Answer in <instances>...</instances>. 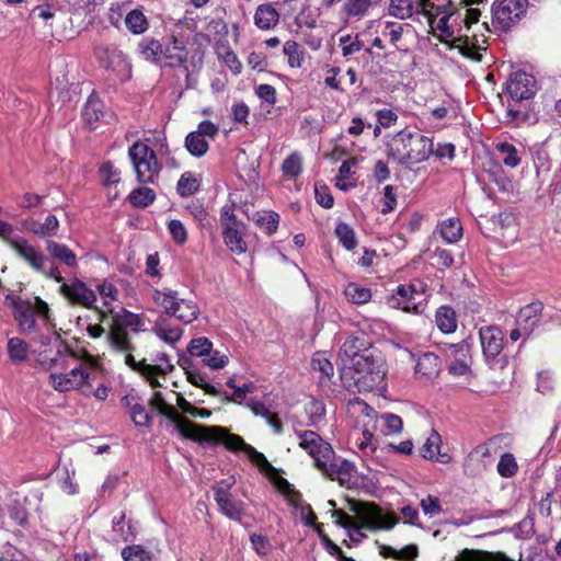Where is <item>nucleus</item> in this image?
Returning a JSON list of instances; mask_svg holds the SVG:
<instances>
[{"label":"nucleus","instance_id":"obj_1","mask_svg":"<svg viewBox=\"0 0 561 561\" xmlns=\"http://www.w3.org/2000/svg\"><path fill=\"white\" fill-rule=\"evenodd\" d=\"M149 404L152 409L169 419L175 425V430L183 437L199 444L207 443L217 445L221 443L231 451H243L261 470H268L271 468L266 457L254 447L247 444L241 436L231 434L228 430L221 426L198 425L182 417L178 411L165 401L161 391H154L152 393L149 399Z\"/></svg>","mask_w":561,"mask_h":561},{"label":"nucleus","instance_id":"obj_2","mask_svg":"<svg viewBox=\"0 0 561 561\" xmlns=\"http://www.w3.org/2000/svg\"><path fill=\"white\" fill-rule=\"evenodd\" d=\"M137 337L136 330H128L121 324L114 325L107 334L110 346L114 352L124 355L125 364L128 367L144 377L152 388L161 387L159 378H165L174 369V366L168 354L163 352L151 355L149 359L144 357L136 360L133 353L137 351Z\"/></svg>","mask_w":561,"mask_h":561},{"label":"nucleus","instance_id":"obj_3","mask_svg":"<svg viewBox=\"0 0 561 561\" xmlns=\"http://www.w3.org/2000/svg\"><path fill=\"white\" fill-rule=\"evenodd\" d=\"M350 504V510L355 514L358 523H355L350 515L340 510H333L332 517H336L335 523L348 530V537L355 543H359L367 537L362 528L371 531L390 530L399 523L394 513L383 514L382 510L375 503L352 501Z\"/></svg>","mask_w":561,"mask_h":561},{"label":"nucleus","instance_id":"obj_4","mask_svg":"<svg viewBox=\"0 0 561 561\" xmlns=\"http://www.w3.org/2000/svg\"><path fill=\"white\" fill-rule=\"evenodd\" d=\"M347 367L360 375L356 382L369 389L380 385L386 376L385 360L374 348L360 353Z\"/></svg>","mask_w":561,"mask_h":561},{"label":"nucleus","instance_id":"obj_5","mask_svg":"<svg viewBox=\"0 0 561 561\" xmlns=\"http://www.w3.org/2000/svg\"><path fill=\"white\" fill-rule=\"evenodd\" d=\"M152 299L158 306L163 308L167 314L176 318L183 323H192L201 313L199 307L195 301L179 298L178 293L171 289L153 290Z\"/></svg>","mask_w":561,"mask_h":561},{"label":"nucleus","instance_id":"obj_6","mask_svg":"<svg viewBox=\"0 0 561 561\" xmlns=\"http://www.w3.org/2000/svg\"><path fill=\"white\" fill-rule=\"evenodd\" d=\"M10 249H12L33 271L56 282H62V276L58 267L51 264L48 257L25 238L21 237L19 240H10Z\"/></svg>","mask_w":561,"mask_h":561},{"label":"nucleus","instance_id":"obj_7","mask_svg":"<svg viewBox=\"0 0 561 561\" xmlns=\"http://www.w3.org/2000/svg\"><path fill=\"white\" fill-rule=\"evenodd\" d=\"M94 377L95 373L91 366L79 365L69 373L50 374L49 383L59 392L76 390L84 396H89L92 392V381Z\"/></svg>","mask_w":561,"mask_h":561},{"label":"nucleus","instance_id":"obj_8","mask_svg":"<svg viewBox=\"0 0 561 561\" xmlns=\"http://www.w3.org/2000/svg\"><path fill=\"white\" fill-rule=\"evenodd\" d=\"M7 304L13 309V314L23 332H31L35 328V316H42L48 319L49 307L39 297L31 299H21L8 295L5 297Z\"/></svg>","mask_w":561,"mask_h":561},{"label":"nucleus","instance_id":"obj_9","mask_svg":"<svg viewBox=\"0 0 561 561\" xmlns=\"http://www.w3.org/2000/svg\"><path fill=\"white\" fill-rule=\"evenodd\" d=\"M136 179L139 183H153L159 174V163L154 151L146 144L136 141L128 149Z\"/></svg>","mask_w":561,"mask_h":561},{"label":"nucleus","instance_id":"obj_10","mask_svg":"<svg viewBox=\"0 0 561 561\" xmlns=\"http://www.w3.org/2000/svg\"><path fill=\"white\" fill-rule=\"evenodd\" d=\"M93 53L99 65L112 72L118 81L126 82L131 78V64L115 45H96Z\"/></svg>","mask_w":561,"mask_h":561},{"label":"nucleus","instance_id":"obj_11","mask_svg":"<svg viewBox=\"0 0 561 561\" xmlns=\"http://www.w3.org/2000/svg\"><path fill=\"white\" fill-rule=\"evenodd\" d=\"M220 225L222 227V238L229 250L236 254H243L248 251V244L244 240L245 225L237 219L234 215V205H225L220 210Z\"/></svg>","mask_w":561,"mask_h":561},{"label":"nucleus","instance_id":"obj_12","mask_svg":"<svg viewBox=\"0 0 561 561\" xmlns=\"http://www.w3.org/2000/svg\"><path fill=\"white\" fill-rule=\"evenodd\" d=\"M234 484L236 479L233 476H230L215 482L211 490L219 512L230 519L240 520L244 515L245 505L231 493V489Z\"/></svg>","mask_w":561,"mask_h":561},{"label":"nucleus","instance_id":"obj_13","mask_svg":"<svg viewBox=\"0 0 561 561\" xmlns=\"http://www.w3.org/2000/svg\"><path fill=\"white\" fill-rule=\"evenodd\" d=\"M526 0H496L492 5V26L507 31L526 13Z\"/></svg>","mask_w":561,"mask_h":561},{"label":"nucleus","instance_id":"obj_14","mask_svg":"<svg viewBox=\"0 0 561 561\" xmlns=\"http://www.w3.org/2000/svg\"><path fill=\"white\" fill-rule=\"evenodd\" d=\"M186 356L201 358L202 364L207 366L213 370H218L224 368L229 358L226 354L214 350L213 342L205 336L194 337L190 341L186 347Z\"/></svg>","mask_w":561,"mask_h":561},{"label":"nucleus","instance_id":"obj_15","mask_svg":"<svg viewBox=\"0 0 561 561\" xmlns=\"http://www.w3.org/2000/svg\"><path fill=\"white\" fill-rule=\"evenodd\" d=\"M299 438V446L305 449L313 459L317 467L323 460L334 458V451L330 444L325 443L318 433L313 431L296 432Z\"/></svg>","mask_w":561,"mask_h":561},{"label":"nucleus","instance_id":"obj_16","mask_svg":"<svg viewBox=\"0 0 561 561\" xmlns=\"http://www.w3.org/2000/svg\"><path fill=\"white\" fill-rule=\"evenodd\" d=\"M506 92L515 102L529 100L535 95L536 80L523 70L514 71L506 82Z\"/></svg>","mask_w":561,"mask_h":561},{"label":"nucleus","instance_id":"obj_17","mask_svg":"<svg viewBox=\"0 0 561 561\" xmlns=\"http://www.w3.org/2000/svg\"><path fill=\"white\" fill-rule=\"evenodd\" d=\"M445 354L449 360L448 373L459 377L466 375L470 369V348L465 341L458 344H449L445 348Z\"/></svg>","mask_w":561,"mask_h":561},{"label":"nucleus","instance_id":"obj_18","mask_svg":"<svg viewBox=\"0 0 561 561\" xmlns=\"http://www.w3.org/2000/svg\"><path fill=\"white\" fill-rule=\"evenodd\" d=\"M436 8L437 15L440 14L443 5H435L431 0H391L389 12L399 19L410 18L414 12L424 11L432 19L431 9Z\"/></svg>","mask_w":561,"mask_h":561},{"label":"nucleus","instance_id":"obj_19","mask_svg":"<svg viewBox=\"0 0 561 561\" xmlns=\"http://www.w3.org/2000/svg\"><path fill=\"white\" fill-rule=\"evenodd\" d=\"M61 295L72 305L84 308H91L96 301V296L83 282L79 279L72 280L70 284L59 282Z\"/></svg>","mask_w":561,"mask_h":561},{"label":"nucleus","instance_id":"obj_20","mask_svg":"<svg viewBox=\"0 0 561 561\" xmlns=\"http://www.w3.org/2000/svg\"><path fill=\"white\" fill-rule=\"evenodd\" d=\"M317 468L331 480H336L343 485L351 481L354 465L345 459L334 457L329 458L328 461L323 460Z\"/></svg>","mask_w":561,"mask_h":561},{"label":"nucleus","instance_id":"obj_21","mask_svg":"<svg viewBox=\"0 0 561 561\" xmlns=\"http://www.w3.org/2000/svg\"><path fill=\"white\" fill-rule=\"evenodd\" d=\"M479 334L486 360L494 359L503 350V332L497 327H484Z\"/></svg>","mask_w":561,"mask_h":561},{"label":"nucleus","instance_id":"obj_22","mask_svg":"<svg viewBox=\"0 0 561 561\" xmlns=\"http://www.w3.org/2000/svg\"><path fill=\"white\" fill-rule=\"evenodd\" d=\"M178 364L185 370L187 380L195 387L203 389L207 394L219 396L220 390L207 382L206 374L193 367L190 356L179 355Z\"/></svg>","mask_w":561,"mask_h":561},{"label":"nucleus","instance_id":"obj_23","mask_svg":"<svg viewBox=\"0 0 561 561\" xmlns=\"http://www.w3.org/2000/svg\"><path fill=\"white\" fill-rule=\"evenodd\" d=\"M492 463L491 451L486 445H478L465 460V472L469 476H479Z\"/></svg>","mask_w":561,"mask_h":561},{"label":"nucleus","instance_id":"obj_24","mask_svg":"<svg viewBox=\"0 0 561 561\" xmlns=\"http://www.w3.org/2000/svg\"><path fill=\"white\" fill-rule=\"evenodd\" d=\"M410 130L403 129L397 133L387 144V153L398 164L409 163Z\"/></svg>","mask_w":561,"mask_h":561},{"label":"nucleus","instance_id":"obj_25","mask_svg":"<svg viewBox=\"0 0 561 561\" xmlns=\"http://www.w3.org/2000/svg\"><path fill=\"white\" fill-rule=\"evenodd\" d=\"M409 150V163L422 162L433 153V141L420 133L410 131Z\"/></svg>","mask_w":561,"mask_h":561},{"label":"nucleus","instance_id":"obj_26","mask_svg":"<svg viewBox=\"0 0 561 561\" xmlns=\"http://www.w3.org/2000/svg\"><path fill=\"white\" fill-rule=\"evenodd\" d=\"M542 310L543 305L540 301L520 308L516 317V325L520 327L526 335H530L539 322Z\"/></svg>","mask_w":561,"mask_h":561},{"label":"nucleus","instance_id":"obj_27","mask_svg":"<svg viewBox=\"0 0 561 561\" xmlns=\"http://www.w3.org/2000/svg\"><path fill=\"white\" fill-rule=\"evenodd\" d=\"M442 437L435 430H432L426 437L425 443L420 448V455L427 460H435L440 463H448L451 457L447 453L440 451Z\"/></svg>","mask_w":561,"mask_h":561},{"label":"nucleus","instance_id":"obj_28","mask_svg":"<svg viewBox=\"0 0 561 561\" xmlns=\"http://www.w3.org/2000/svg\"><path fill=\"white\" fill-rule=\"evenodd\" d=\"M370 348L369 342L364 336H350L343 343L340 356L344 366H348L355 357Z\"/></svg>","mask_w":561,"mask_h":561},{"label":"nucleus","instance_id":"obj_29","mask_svg":"<svg viewBox=\"0 0 561 561\" xmlns=\"http://www.w3.org/2000/svg\"><path fill=\"white\" fill-rule=\"evenodd\" d=\"M440 371V360L434 353L422 354L415 365V374L420 378L431 380L436 378Z\"/></svg>","mask_w":561,"mask_h":561},{"label":"nucleus","instance_id":"obj_30","mask_svg":"<svg viewBox=\"0 0 561 561\" xmlns=\"http://www.w3.org/2000/svg\"><path fill=\"white\" fill-rule=\"evenodd\" d=\"M123 403L128 409V413L136 426L150 425L151 416L140 403L139 398L135 394H127L123 398Z\"/></svg>","mask_w":561,"mask_h":561},{"label":"nucleus","instance_id":"obj_31","mask_svg":"<svg viewBox=\"0 0 561 561\" xmlns=\"http://www.w3.org/2000/svg\"><path fill=\"white\" fill-rule=\"evenodd\" d=\"M416 296H422V293L419 291L415 285H400L397 287L396 295L392 297V301H396L393 306L400 307L402 305V309L404 311H415L417 312V306L413 302Z\"/></svg>","mask_w":561,"mask_h":561},{"label":"nucleus","instance_id":"obj_32","mask_svg":"<svg viewBox=\"0 0 561 561\" xmlns=\"http://www.w3.org/2000/svg\"><path fill=\"white\" fill-rule=\"evenodd\" d=\"M279 20V13L271 3L260 4L254 14V23L261 30L275 27Z\"/></svg>","mask_w":561,"mask_h":561},{"label":"nucleus","instance_id":"obj_33","mask_svg":"<svg viewBox=\"0 0 561 561\" xmlns=\"http://www.w3.org/2000/svg\"><path fill=\"white\" fill-rule=\"evenodd\" d=\"M162 55L168 60V65L170 67L181 66L187 58V51L184 43L175 37H173L170 44L165 46Z\"/></svg>","mask_w":561,"mask_h":561},{"label":"nucleus","instance_id":"obj_34","mask_svg":"<svg viewBox=\"0 0 561 561\" xmlns=\"http://www.w3.org/2000/svg\"><path fill=\"white\" fill-rule=\"evenodd\" d=\"M46 249L51 257L64 263L68 267L77 266V256L66 244L58 243L56 241H48Z\"/></svg>","mask_w":561,"mask_h":561},{"label":"nucleus","instance_id":"obj_35","mask_svg":"<svg viewBox=\"0 0 561 561\" xmlns=\"http://www.w3.org/2000/svg\"><path fill=\"white\" fill-rule=\"evenodd\" d=\"M252 220L263 232L272 236L277 230L279 215L273 210H260L253 215Z\"/></svg>","mask_w":561,"mask_h":561},{"label":"nucleus","instance_id":"obj_36","mask_svg":"<svg viewBox=\"0 0 561 561\" xmlns=\"http://www.w3.org/2000/svg\"><path fill=\"white\" fill-rule=\"evenodd\" d=\"M435 322L443 333H453L457 329L456 312L451 307L440 306L435 313Z\"/></svg>","mask_w":561,"mask_h":561},{"label":"nucleus","instance_id":"obj_37","mask_svg":"<svg viewBox=\"0 0 561 561\" xmlns=\"http://www.w3.org/2000/svg\"><path fill=\"white\" fill-rule=\"evenodd\" d=\"M437 231L447 243H456L462 237V226L457 218L443 220L438 225Z\"/></svg>","mask_w":561,"mask_h":561},{"label":"nucleus","instance_id":"obj_38","mask_svg":"<svg viewBox=\"0 0 561 561\" xmlns=\"http://www.w3.org/2000/svg\"><path fill=\"white\" fill-rule=\"evenodd\" d=\"M125 25L130 33L139 35L148 30L149 23L141 10L134 9L125 16Z\"/></svg>","mask_w":561,"mask_h":561},{"label":"nucleus","instance_id":"obj_39","mask_svg":"<svg viewBox=\"0 0 561 561\" xmlns=\"http://www.w3.org/2000/svg\"><path fill=\"white\" fill-rule=\"evenodd\" d=\"M140 55L149 61L158 62L163 53L162 45L154 38H144L139 43Z\"/></svg>","mask_w":561,"mask_h":561},{"label":"nucleus","instance_id":"obj_40","mask_svg":"<svg viewBox=\"0 0 561 561\" xmlns=\"http://www.w3.org/2000/svg\"><path fill=\"white\" fill-rule=\"evenodd\" d=\"M344 294L348 301L356 305L366 304L371 298L370 289L357 283L347 284V286L344 289Z\"/></svg>","mask_w":561,"mask_h":561},{"label":"nucleus","instance_id":"obj_41","mask_svg":"<svg viewBox=\"0 0 561 561\" xmlns=\"http://www.w3.org/2000/svg\"><path fill=\"white\" fill-rule=\"evenodd\" d=\"M84 122L93 127V125L103 117V104L96 98H90L82 111Z\"/></svg>","mask_w":561,"mask_h":561},{"label":"nucleus","instance_id":"obj_42","mask_svg":"<svg viewBox=\"0 0 561 561\" xmlns=\"http://www.w3.org/2000/svg\"><path fill=\"white\" fill-rule=\"evenodd\" d=\"M185 148L192 156L201 158L208 151L209 144L195 131H191L185 138Z\"/></svg>","mask_w":561,"mask_h":561},{"label":"nucleus","instance_id":"obj_43","mask_svg":"<svg viewBox=\"0 0 561 561\" xmlns=\"http://www.w3.org/2000/svg\"><path fill=\"white\" fill-rule=\"evenodd\" d=\"M335 234L340 243L348 251L357 245V239L354 229L345 222H339L335 227Z\"/></svg>","mask_w":561,"mask_h":561},{"label":"nucleus","instance_id":"obj_44","mask_svg":"<svg viewBox=\"0 0 561 561\" xmlns=\"http://www.w3.org/2000/svg\"><path fill=\"white\" fill-rule=\"evenodd\" d=\"M156 194L153 190L149 187H138L133 190L128 195L129 203L135 207H147L153 203Z\"/></svg>","mask_w":561,"mask_h":561},{"label":"nucleus","instance_id":"obj_45","mask_svg":"<svg viewBox=\"0 0 561 561\" xmlns=\"http://www.w3.org/2000/svg\"><path fill=\"white\" fill-rule=\"evenodd\" d=\"M496 150L500 153L501 160L504 165L508 168H516L520 163V157L515 146L508 142H500L496 145Z\"/></svg>","mask_w":561,"mask_h":561},{"label":"nucleus","instance_id":"obj_46","mask_svg":"<svg viewBox=\"0 0 561 561\" xmlns=\"http://www.w3.org/2000/svg\"><path fill=\"white\" fill-rule=\"evenodd\" d=\"M199 188L198 179L191 172H185L181 175L176 184V191L180 196L186 197L196 193Z\"/></svg>","mask_w":561,"mask_h":561},{"label":"nucleus","instance_id":"obj_47","mask_svg":"<svg viewBox=\"0 0 561 561\" xmlns=\"http://www.w3.org/2000/svg\"><path fill=\"white\" fill-rule=\"evenodd\" d=\"M8 354L12 362H24L28 355V345L19 337H12L8 342Z\"/></svg>","mask_w":561,"mask_h":561},{"label":"nucleus","instance_id":"obj_48","mask_svg":"<svg viewBox=\"0 0 561 561\" xmlns=\"http://www.w3.org/2000/svg\"><path fill=\"white\" fill-rule=\"evenodd\" d=\"M284 55L288 58L291 68H300L304 61V51L294 41H287L283 47Z\"/></svg>","mask_w":561,"mask_h":561},{"label":"nucleus","instance_id":"obj_49","mask_svg":"<svg viewBox=\"0 0 561 561\" xmlns=\"http://www.w3.org/2000/svg\"><path fill=\"white\" fill-rule=\"evenodd\" d=\"M371 7V0H347L343 4L344 13L350 18H362Z\"/></svg>","mask_w":561,"mask_h":561},{"label":"nucleus","instance_id":"obj_50","mask_svg":"<svg viewBox=\"0 0 561 561\" xmlns=\"http://www.w3.org/2000/svg\"><path fill=\"white\" fill-rule=\"evenodd\" d=\"M154 332L160 340L169 344L176 343L183 334V330L181 328L170 327L167 324L157 325Z\"/></svg>","mask_w":561,"mask_h":561},{"label":"nucleus","instance_id":"obj_51","mask_svg":"<svg viewBox=\"0 0 561 561\" xmlns=\"http://www.w3.org/2000/svg\"><path fill=\"white\" fill-rule=\"evenodd\" d=\"M124 561H152L151 553L139 545L128 546L122 550Z\"/></svg>","mask_w":561,"mask_h":561},{"label":"nucleus","instance_id":"obj_52","mask_svg":"<svg viewBox=\"0 0 561 561\" xmlns=\"http://www.w3.org/2000/svg\"><path fill=\"white\" fill-rule=\"evenodd\" d=\"M285 175L296 179L301 173V157L294 152L288 156L282 165Z\"/></svg>","mask_w":561,"mask_h":561},{"label":"nucleus","instance_id":"obj_53","mask_svg":"<svg viewBox=\"0 0 561 561\" xmlns=\"http://www.w3.org/2000/svg\"><path fill=\"white\" fill-rule=\"evenodd\" d=\"M311 366L314 371H319L325 378L331 377L334 371L333 365L323 353L314 354L311 359Z\"/></svg>","mask_w":561,"mask_h":561},{"label":"nucleus","instance_id":"obj_54","mask_svg":"<svg viewBox=\"0 0 561 561\" xmlns=\"http://www.w3.org/2000/svg\"><path fill=\"white\" fill-rule=\"evenodd\" d=\"M517 471V463L512 454L506 453L502 455L497 463V472L501 477L511 478Z\"/></svg>","mask_w":561,"mask_h":561},{"label":"nucleus","instance_id":"obj_55","mask_svg":"<svg viewBox=\"0 0 561 561\" xmlns=\"http://www.w3.org/2000/svg\"><path fill=\"white\" fill-rule=\"evenodd\" d=\"M218 55L234 75H239L241 72L242 64L229 46H222L218 51Z\"/></svg>","mask_w":561,"mask_h":561},{"label":"nucleus","instance_id":"obj_56","mask_svg":"<svg viewBox=\"0 0 561 561\" xmlns=\"http://www.w3.org/2000/svg\"><path fill=\"white\" fill-rule=\"evenodd\" d=\"M457 42H459V44L455 45L457 48H459L460 53L462 56L467 57V58H470V59H473V60H481V53H480V47H478L477 45L472 44L468 36H466L465 39H462L461 37L457 38L456 39Z\"/></svg>","mask_w":561,"mask_h":561},{"label":"nucleus","instance_id":"obj_57","mask_svg":"<svg viewBox=\"0 0 561 561\" xmlns=\"http://www.w3.org/2000/svg\"><path fill=\"white\" fill-rule=\"evenodd\" d=\"M374 434L368 430H364L362 437L356 439L355 447L362 451L363 456H368L376 450V445L373 442Z\"/></svg>","mask_w":561,"mask_h":561},{"label":"nucleus","instance_id":"obj_58","mask_svg":"<svg viewBox=\"0 0 561 561\" xmlns=\"http://www.w3.org/2000/svg\"><path fill=\"white\" fill-rule=\"evenodd\" d=\"M340 46L342 48L343 56L346 57L362 50L364 44L362 41L358 39L357 36L355 38H352L351 35H346L340 38Z\"/></svg>","mask_w":561,"mask_h":561},{"label":"nucleus","instance_id":"obj_59","mask_svg":"<svg viewBox=\"0 0 561 561\" xmlns=\"http://www.w3.org/2000/svg\"><path fill=\"white\" fill-rule=\"evenodd\" d=\"M250 542L260 557H265L272 551V545L265 536L251 534Z\"/></svg>","mask_w":561,"mask_h":561},{"label":"nucleus","instance_id":"obj_60","mask_svg":"<svg viewBox=\"0 0 561 561\" xmlns=\"http://www.w3.org/2000/svg\"><path fill=\"white\" fill-rule=\"evenodd\" d=\"M168 229L175 243L183 244L186 242L187 231L181 220H171L168 225Z\"/></svg>","mask_w":561,"mask_h":561},{"label":"nucleus","instance_id":"obj_61","mask_svg":"<svg viewBox=\"0 0 561 561\" xmlns=\"http://www.w3.org/2000/svg\"><path fill=\"white\" fill-rule=\"evenodd\" d=\"M176 403L180 409L192 416H201V417H209L211 412L207 409H199L192 405L181 394H178Z\"/></svg>","mask_w":561,"mask_h":561},{"label":"nucleus","instance_id":"obj_62","mask_svg":"<svg viewBox=\"0 0 561 561\" xmlns=\"http://www.w3.org/2000/svg\"><path fill=\"white\" fill-rule=\"evenodd\" d=\"M100 172L105 186L117 184L121 180L119 172L114 169V165L111 162L103 163L100 168Z\"/></svg>","mask_w":561,"mask_h":561},{"label":"nucleus","instance_id":"obj_63","mask_svg":"<svg viewBox=\"0 0 561 561\" xmlns=\"http://www.w3.org/2000/svg\"><path fill=\"white\" fill-rule=\"evenodd\" d=\"M425 515L430 517L436 516L442 513V506L439 500L436 496L427 495L421 500L420 503Z\"/></svg>","mask_w":561,"mask_h":561},{"label":"nucleus","instance_id":"obj_64","mask_svg":"<svg viewBox=\"0 0 561 561\" xmlns=\"http://www.w3.org/2000/svg\"><path fill=\"white\" fill-rule=\"evenodd\" d=\"M403 32L402 24L398 22H386L381 32L382 36L388 37L392 45L396 46L397 42L401 38Z\"/></svg>","mask_w":561,"mask_h":561}]
</instances>
